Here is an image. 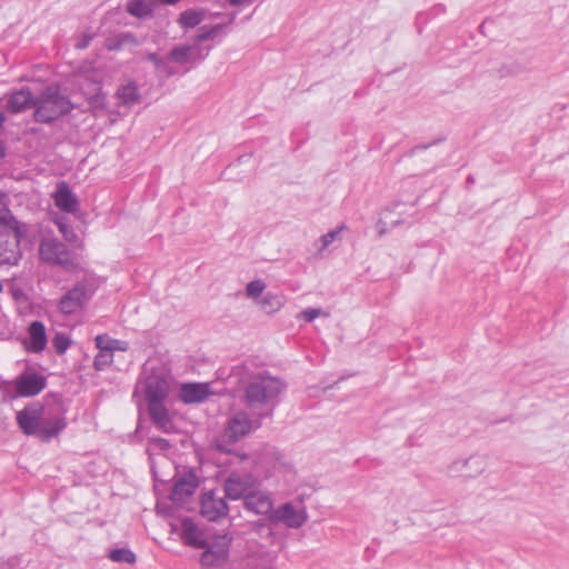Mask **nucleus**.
<instances>
[{
  "label": "nucleus",
  "instance_id": "obj_1",
  "mask_svg": "<svg viewBox=\"0 0 569 569\" xmlns=\"http://www.w3.org/2000/svg\"><path fill=\"white\" fill-rule=\"evenodd\" d=\"M287 383L269 372H259L250 377L243 388V402L251 412L260 418L271 417L280 401Z\"/></svg>",
  "mask_w": 569,
  "mask_h": 569
},
{
  "label": "nucleus",
  "instance_id": "obj_2",
  "mask_svg": "<svg viewBox=\"0 0 569 569\" xmlns=\"http://www.w3.org/2000/svg\"><path fill=\"white\" fill-rule=\"evenodd\" d=\"M170 389V373L168 368L159 360L144 362L140 378L136 385L133 396L138 392L144 395L146 401L166 400Z\"/></svg>",
  "mask_w": 569,
  "mask_h": 569
},
{
  "label": "nucleus",
  "instance_id": "obj_3",
  "mask_svg": "<svg viewBox=\"0 0 569 569\" xmlns=\"http://www.w3.org/2000/svg\"><path fill=\"white\" fill-rule=\"evenodd\" d=\"M73 108V103L61 93L59 86L51 84L36 97L33 119L39 123H51L70 113Z\"/></svg>",
  "mask_w": 569,
  "mask_h": 569
},
{
  "label": "nucleus",
  "instance_id": "obj_4",
  "mask_svg": "<svg viewBox=\"0 0 569 569\" xmlns=\"http://www.w3.org/2000/svg\"><path fill=\"white\" fill-rule=\"evenodd\" d=\"M262 419L254 412L251 416L244 410L234 412L229 418L223 433L216 439L214 448L220 452L231 455L233 451L230 446L259 429Z\"/></svg>",
  "mask_w": 569,
  "mask_h": 569
},
{
  "label": "nucleus",
  "instance_id": "obj_5",
  "mask_svg": "<svg viewBox=\"0 0 569 569\" xmlns=\"http://www.w3.org/2000/svg\"><path fill=\"white\" fill-rule=\"evenodd\" d=\"M94 293V287L87 280L77 282L58 301L57 308L64 316L80 312Z\"/></svg>",
  "mask_w": 569,
  "mask_h": 569
},
{
  "label": "nucleus",
  "instance_id": "obj_6",
  "mask_svg": "<svg viewBox=\"0 0 569 569\" xmlns=\"http://www.w3.org/2000/svg\"><path fill=\"white\" fill-rule=\"evenodd\" d=\"M39 256L42 261L49 264L61 266L66 269L73 266L67 246L57 239H43L39 246Z\"/></svg>",
  "mask_w": 569,
  "mask_h": 569
},
{
  "label": "nucleus",
  "instance_id": "obj_7",
  "mask_svg": "<svg viewBox=\"0 0 569 569\" xmlns=\"http://www.w3.org/2000/svg\"><path fill=\"white\" fill-rule=\"evenodd\" d=\"M24 234L26 230L0 232V267L18 264L21 259L20 241Z\"/></svg>",
  "mask_w": 569,
  "mask_h": 569
},
{
  "label": "nucleus",
  "instance_id": "obj_8",
  "mask_svg": "<svg viewBox=\"0 0 569 569\" xmlns=\"http://www.w3.org/2000/svg\"><path fill=\"white\" fill-rule=\"evenodd\" d=\"M256 487L258 481L251 473L232 472L224 481V496L231 500H243Z\"/></svg>",
  "mask_w": 569,
  "mask_h": 569
},
{
  "label": "nucleus",
  "instance_id": "obj_9",
  "mask_svg": "<svg viewBox=\"0 0 569 569\" xmlns=\"http://www.w3.org/2000/svg\"><path fill=\"white\" fill-rule=\"evenodd\" d=\"M43 413L44 408L40 403L29 405L17 413V423L24 435L41 438Z\"/></svg>",
  "mask_w": 569,
  "mask_h": 569
},
{
  "label": "nucleus",
  "instance_id": "obj_10",
  "mask_svg": "<svg viewBox=\"0 0 569 569\" xmlns=\"http://www.w3.org/2000/svg\"><path fill=\"white\" fill-rule=\"evenodd\" d=\"M487 468L483 456L473 455L467 459H457L447 467V473L451 477L476 478Z\"/></svg>",
  "mask_w": 569,
  "mask_h": 569
},
{
  "label": "nucleus",
  "instance_id": "obj_11",
  "mask_svg": "<svg viewBox=\"0 0 569 569\" xmlns=\"http://www.w3.org/2000/svg\"><path fill=\"white\" fill-rule=\"evenodd\" d=\"M308 519L307 512L302 508H296L291 502H287L273 509L269 521L272 523H283L288 528L298 529L302 527Z\"/></svg>",
  "mask_w": 569,
  "mask_h": 569
},
{
  "label": "nucleus",
  "instance_id": "obj_12",
  "mask_svg": "<svg viewBox=\"0 0 569 569\" xmlns=\"http://www.w3.org/2000/svg\"><path fill=\"white\" fill-rule=\"evenodd\" d=\"M226 496H218L214 491H208L201 499V515L209 521H217L228 515L229 507L224 500Z\"/></svg>",
  "mask_w": 569,
  "mask_h": 569
},
{
  "label": "nucleus",
  "instance_id": "obj_13",
  "mask_svg": "<svg viewBox=\"0 0 569 569\" xmlns=\"http://www.w3.org/2000/svg\"><path fill=\"white\" fill-rule=\"evenodd\" d=\"M16 393L20 397H34L47 386L44 376L38 372H23L14 381Z\"/></svg>",
  "mask_w": 569,
  "mask_h": 569
},
{
  "label": "nucleus",
  "instance_id": "obj_14",
  "mask_svg": "<svg viewBox=\"0 0 569 569\" xmlns=\"http://www.w3.org/2000/svg\"><path fill=\"white\" fill-rule=\"evenodd\" d=\"M243 507L256 515L270 517L273 511V501L270 495L257 487L243 499Z\"/></svg>",
  "mask_w": 569,
  "mask_h": 569
},
{
  "label": "nucleus",
  "instance_id": "obj_15",
  "mask_svg": "<svg viewBox=\"0 0 569 569\" xmlns=\"http://www.w3.org/2000/svg\"><path fill=\"white\" fill-rule=\"evenodd\" d=\"M198 478L193 472H187L178 478L170 493V499L177 505H181L187 498L192 496L198 488Z\"/></svg>",
  "mask_w": 569,
  "mask_h": 569
},
{
  "label": "nucleus",
  "instance_id": "obj_16",
  "mask_svg": "<svg viewBox=\"0 0 569 569\" xmlns=\"http://www.w3.org/2000/svg\"><path fill=\"white\" fill-rule=\"evenodd\" d=\"M164 401L166 400L147 401V409L152 423L162 432L170 433L173 430V423L164 406Z\"/></svg>",
  "mask_w": 569,
  "mask_h": 569
},
{
  "label": "nucleus",
  "instance_id": "obj_17",
  "mask_svg": "<svg viewBox=\"0 0 569 569\" xmlns=\"http://www.w3.org/2000/svg\"><path fill=\"white\" fill-rule=\"evenodd\" d=\"M36 97L29 88L13 91L7 98L6 109L10 113L23 112L30 108L34 109Z\"/></svg>",
  "mask_w": 569,
  "mask_h": 569
},
{
  "label": "nucleus",
  "instance_id": "obj_18",
  "mask_svg": "<svg viewBox=\"0 0 569 569\" xmlns=\"http://www.w3.org/2000/svg\"><path fill=\"white\" fill-rule=\"evenodd\" d=\"M209 395L208 383H183L180 388L179 398L184 403H197L204 401Z\"/></svg>",
  "mask_w": 569,
  "mask_h": 569
},
{
  "label": "nucleus",
  "instance_id": "obj_19",
  "mask_svg": "<svg viewBox=\"0 0 569 569\" xmlns=\"http://www.w3.org/2000/svg\"><path fill=\"white\" fill-rule=\"evenodd\" d=\"M181 536L183 542L190 547L200 549L207 546V540L203 538L202 531L190 518L182 520Z\"/></svg>",
  "mask_w": 569,
  "mask_h": 569
},
{
  "label": "nucleus",
  "instance_id": "obj_20",
  "mask_svg": "<svg viewBox=\"0 0 569 569\" xmlns=\"http://www.w3.org/2000/svg\"><path fill=\"white\" fill-rule=\"evenodd\" d=\"M54 204L61 211L73 213L78 210V199L66 182L58 184L54 193Z\"/></svg>",
  "mask_w": 569,
  "mask_h": 569
},
{
  "label": "nucleus",
  "instance_id": "obj_21",
  "mask_svg": "<svg viewBox=\"0 0 569 569\" xmlns=\"http://www.w3.org/2000/svg\"><path fill=\"white\" fill-rule=\"evenodd\" d=\"M114 97L118 101V106L126 108H131L141 100L139 87L134 81H128L127 83L118 87Z\"/></svg>",
  "mask_w": 569,
  "mask_h": 569
},
{
  "label": "nucleus",
  "instance_id": "obj_22",
  "mask_svg": "<svg viewBox=\"0 0 569 569\" xmlns=\"http://www.w3.org/2000/svg\"><path fill=\"white\" fill-rule=\"evenodd\" d=\"M47 345L44 325L41 321H33L29 326V345L27 349L31 352H41Z\"/></svg>",
  "mask_w": 569,
  "mask_h": 569
},
{
  "label": "nucleus",
  "instance_id": "obj_23",
  "mask_svg": "<svg viewBox=\"0 0 569 569\" xmlns=\"http://www.w3.org/2000/svg\"><path fill=\"white\" fill-rule=\"evenodd\" d=\"M67 426L66 418L63 416H54L44 418L42 417L41 423V440L49 441L52 437H56Z\"/></svg>",
  "mask_w": 569,
  "mask_h": 569
},
{
  "label": "nucleus",
  "instance_id": "obj_24",
  "mask_svg": "<svg viewBox=\"0 0 569 569\" xmlns=\"http://www.w3.org/2000/svg\"><path fill=\"white\" fill-rule=\"evenodd\" d=\"M206 14L203 8H190L179 14L177 22L182 29H193L206 19Z\"/></svg>",
  "mask_w": 569,
  "mask_h": 569
},
{
  "label": "nucleus",
  "instance_id": "obj_25",
  "mask_svg": "<svg viewBox=\"0 0 569 569\" xmlns=\"http://www.w3.org/2000/svg\"><path fill=\"white\" fill-rule=\"evenodd\" d=\"M198 50L197 46H176L171 49L168 60L182 64L194 60V52Z\"/></svg>",
  "mask_w": 569,
  "mask_h": 569
},
{
  "label": "nucleus",
  "instance_id": "obj_26",
  "mask_svg": "<svg viewBox=\"0 0 569 569\" xmlns=\"http://www.w3.org/2000/svg\"><path fill=\"white\" fill-rule=\"evenodd\" d=\"M257 303L264 313L271 315L282 308L284 299L281 295L268 292L261 297Z\"/></svg>",
  "mask_w": 569,
  "mask_h": 569
},
{
  "label": "nucleus",
  "instance_id": "obj_27",
  "mask_svg": "<svg viewBox=\"0 0 569 569\" xmlns=\"http://www.w3.org/2000/svg\"><path fill=\"white\" fill-rule=\"evenodd\" d=\"M153 0H129L127 11L137 18H144L152 13L154 4Z\"/></svg>",
  "mask_w": 569,
  "mask_h": 569
},
{
  "label": "nucleus",
  "instance_id": "obj_28",
  "mask_svg": "<svg viewBox=\"0 0 569 569\" xmlns=\"http://www.w3.org/2000/svg\"><path fill=\"white\" fill-rule=\"evenodd\" d=\"M231 541L232 538L228 533L219 535L212 541H207V546L203 549L216 552L218 558L223 557L228 559Z\"/></svg>",
  "mask_w": 569,
  "mask_h": 569
},
{
  "label": "nucleus",
  "instance_id": "obj_29",
  "mask_svg": "<svg viewBox=\"0 0 569 569\" xmlns=\"http://www.w3.org/2000/svg\"><path fill=\"white\" fill-rule=\"evenodd\" d=\"M94 342H96V347L99 350H107V351H110L111 353L114 350L127 351L129 348V343L127 341L118 340V339H110L107 335L97 336L94 339Z\"/></svg>",
  "mask_w": 569,
  "mask_h": 569
},
{
  "label": "nucleus",
  "instance_id": "obj_30",
  "mask_svg": "<svg viewBox=\"0 0 569 569\" xmlns=\"http://www.w3.org/2000/svg\"><path fill=\"white\" fill-rule=\"evenodd\" d=\"M0 224L4 228L3 231L8 232L24 230L23 226L16 219L3 202H0Z\"/></svg>",
  "mask_w": 569,
  "mask_h": 569
},
{
  "label": "nucleus",
  "instance_id": "obj_31",
  "mask_svg": "<svg viewBox=\"0 0 569 569\" xmlns=\"http://www.w3.org/2000/svg\"><path fill=\"white\" fill-rule=\"evenodd\" d=\"M226 27L223 23L214 26H202L199 28L194 41L196 43H202L209 40H214L219 32Z\"/></svg>",
  "mask_w": 569,
  "mask_h": 569
},
{
  "label": "nucleus",
  "instance_id": "obj_32",
  "mask_svg": "<svg viewBox=\"0 0 569 569\" xmlns=\"http://www.w3.org/2000/svg\"><path fill=\"white\" fill-rule=\"evenodd\" d=\"M109 558L114 562L134 563L136 555L127 548L113 549L109 552Z\"/></svg>",
  "mask_w": 569,
  "mask_h": 569
},
{
  "label": "nucleus",
  "instance_id": "obj_33",
  "mask_svg": "<svg viewBox=\"0 0 569 569\" xmlns=\"http://www.w3.org/2000/svg\"><path fill=\"white\" fill-rule=\"evenodd\" d=\"M227 561L226 558L220 557L218 558V555L213 551H210L208 549H204L200 557V562L203 567L211 568V567H220Z\"/></svg>",
  "mask_w": 569,
  "mask_h": 569
},
{
  "label": "nucleus",
  "instance_id": "obj_34",
  "mask_svg": "<svg viewBox=\"0 0 569 569\" xmlns=\"http://www.w3.org/2000/svg\"><path fill=\"white\" fill-rule=\"evenodd\" d=\"M266 289V283L261 279H256L250 281L246 287V295L248 298L253 300H259L261 293Z\"/></svg>",
  "mask_w": 569,
  "mask_h": 569
},
{
  "label": "nucleus",
  "instance_id": "obj_35",
  "mask_svg": "<svg viewBox=\"0 0 569 569\" xmlns=\"http://www.w3.org/2000/svg\"><path fill=\"white\" fill-rule=\"evenodd\" d=\"M346 227L342 224L333 230H330L329 232H327L326 234H323L321 238H320V242H321V246L318 250V254L321 256L322 252L339 237L340 232L345 229Z\"/></svg>",
  "mask_w": 569,
  "mask_h": 569
},
{
  "label": "nucleus",
  "instance_id": "obj_36",
  "mask_svg": "<svg viewBox=\"0 0 569 569\" xmlns=\"http://www.w3.org/2000/svg\"><path fill=\"white\" fill-rule=\"evenodd\" d=\"M113 361V353L107 350H100L93 359V367L97 370H103Z\"/></svg>",
  "mask_w": 569,
  "mask_h": 569
},
{
  "label": "nucleus",
  "instance_id": "obj_37",
  "mask_svg": "<svg viewBox=\"0 0 569 569\" xmlns=\"http://www.w3.org/2000/svg\"><path fill=\"white\" fill-rule=\"evenodd\" d=\"M71 345V339L66 333H57L52 339V346L58 355H63Z\"/></svg>",
  "mask_w": 569,
  "mask_h": 569
},
{
  "label": "nucleus",
  "instance_id": "obj_38",
  "mask_svg": "<svg viewBox=\"0 0 569 569\" xmlns=\"http://www.w3.org/2000/svg\"><path fill=\"white\" fill-rule=\"evenodd\" d=\"M57 226L67 241H71L74 238L73 229L69 223L61 219L57 221Z\"/></svg>",
  "mask_w": 569,
  "mask_h": 569
},
{
  "label": "nucleus",
  "instance_id": "obj_39",
  "mask_svg": "<svg viewBox=\"0 0 569 569\" xmlns=\"http://www.w3.org/2000/svg\"><path fill=\"white\" fill-rule=\"evenodd\" d=\"M149 442L152 450L166 451L170 448L169 441L160 437L151 438Z\"/></svg>",
  "mask_w": 569,
  "mask_h": 569
},
{
  "label": "nucleus",
  "instance_id": "obj_40",
  "mask_svg": "<svg viewBox=\"0 0 569 569\" xmlns=\"http://www.w3.org/2000/svg\"><path fill=\"white\" fill-rule=\"evenodd\" d=\"M154 68L158 72L164 74L166 77H171V76L176 74V71L173 70V68L164 59H161Z\"/></svg>",
  "mask_w": 569,
  "mask_h": 569
},
{
  "label": "nucleus",
  "instance_id": "obj_41",
  "mask_svg": "<svg viewBox=\"0 0 569 569\" xmlns=\"http://www.w3.org/2000/svg\"><path fill=\"white\" fill-rule=\"evenodd\" d=\"M321 313H322V310L320 308H310V309H306L302 312H300L299 318H303L308 322H311L316 318H318Z\"/></svg>",
  "mask_w": 569,
  "mask_h": 569
},
{
  "label": "nucleus",
  "instance_id": "obj_42",
  "mask_svg": "<svg viewBox=\"0 0 569 569\" xmlns=\"http://www.w3.org/2000/svg\"><path fill=\"white\" fill-rule=\"evenodd\" d=\"M90 106L93 109L104 108V106H106V96L102 92L96 93L90 99Z\"/></svg>",
  "mask_w": 569,
  "mask_h": 569
},
{
  "label": "nucleus",
  "instance_id": "obj_43",
  "mask_svg": "<svg viewBox=\"0 0 569 569\" xmlns=\"http://www.w3.org/2000/svg\"><path fill=\"white\" fill-rule=\"evenodd\" d=\"M254 530L259 535H266L268 537L272 536V529L268 525H266L263 522H257L254 525Z\"/></svg>",
  "mask_w": 569,
  "mask_h": 569
},
{
  "label": "nucleus",
  "instance_id": "obj_44",
  "mask_svg": "<svg viewBox=\"0 0 569 569\" xmlns=\"http://www.w3.org/2000/svg\"><path fill=\"white\" fill-rule=\"evenodd\" d=\"M228 3L230 6H233V7H241V6H249L251 4L254 0H227Z\"/></svg>",
  "mask_w": 569,
  "mask_h": 569
},
{
  "label": "nucleus",
  "instance_id": "obj_45",
  "mask_svg": "<svg viewBox=\"0 0 569 569\" xmlns=\"http://www.w3.org/2000/svg\"><path fill=\"white\" fill-rule=\"evenodd\" d=\"M91 39H92L91 36H84L83 39L76 44V48L77 49H84V48H87L89 46Z\"/></svg>",
  "mask_w": 569,
  "mask_h": 569
},
{
  "label": "nucleus",
  "instance_id": "obj_46",
  "mask_svg": "<svg viewBox=\"0 0 569 569\" xmlns=\"http://www.w3.org/2000/svg\"><path fill=\"white\" fill-rule=\"evenodd\" d=\"M147 59L151 62H153L154 67L159 63L161 58L157 53H148Z\"/></svg>",
  "mask_w": 569,
  "mask_h": 569
},
{
  "label": "nucleus",
  "instance_id": "obj_47",
  "mask_svg": "<svg viewBox=\"0 0 569 569\" xmlns=\"http://www.w3.org/2000/svg\"><path fill=\"white\" fill-rule=\"evenodd\" d=\"M7 154V148L2 141H0V159L4 158Z\"/></svg>",
  "mask_w": 569,
  "mask_h": 569
},
{
  "label": "nucleus",
  "instance_id": "obj_48",
  "mask_svg": "<svg viewBox=\"0 0 569 569\" xmlns=\"http://www.w3.org/2000/svg\"><path fill=\"white\" fill-rule=\"evenodd\" d=\"M196 51L198 52V59H199V60H202V59H204V57L208 54V51H210V48H207V53H204V54H202V53L200 52V49H199V48H198V50H196Z\"/></svg>",
  "mask_w": 569,
  "mask_h": 569
},
{
  "label": "nucleus",
  "instance_id": "obj_49",
  "mask_svg": "<svg viewBox=\"0 0 569 569\" xmlns=\"http://www.w3.org/2000/svg\"><path fill=\"white\" fill-rule=\"evenodd\" d=\"M236 457L242 461V460H246L248 458V456L246 453H236Z\"/></svg>",
  "mask_w": 569,
  "mask_h": 569
},
{
  "label": "nucleus",
  "instance_id": "obj_50",
  "mask_svg": "<svg viewBox=\"0 0 569 569\" xmlns=\"http://www.w3.org/2000/svg\"><path fill=\"white\" fill-rule=\"evenodd\" d=\"M4 120H6L4 114L0 113V128L3 126Z\"/></svg>",
  "mask_w": 569,
  "mask_h": 569
},
{
  "label": "nucleus",
  "instance_id": "obj_51",
  "mask_svg": "<svg viewBox=\"0 0 569 569\" xmlns=\"http://www.w3.org/2000/svg\"><path fill=\"white\" fill-rule=\"evenodd\" d=\"M20 295H21V291H20V290H16V291L13 292V297H14L16 299H18Z\"/></svg>",
  "mask_w": 569,
  "mask_h": 569
},
{
  "label": "nucleus",
  "instance_id": "obj_52",
  "mask_svg": "<svg viewBox=\"0 0 569 569\" xmlns=\"http://www.w3.org/2000/svg\"><path fill=\"white\" fill-rule=\"evenodd\" d=\"M234 19H236V14H232V16L230 17L229 23H232V22L234 21Z\"/></svg>",
  "mask_w": 569,
  "mask_h": 569
},
{
  "label": "nucleus",
  "instance_id": "obj_53",
  "mask_svg": "<svg viewBox=\"0 0 569 569\" xmlns=\"http://www.w3.org/2000/svg\"><path fill=\"white\" fill-rule=\"evenodd\" d=\"M6 194L0 192V202H2V200L4 199Z\"/></svg>",
  "mask_w": 569,
  "mask_h": 569
},
{
  "label": "nucleus",
  "instance_id": "obj_54",
  "mask_svg": "<svg viewBox=\"0 0 569 569\" xmlns=\"http://www.w3.org/2000/svg\"><path fill=\"white\" fill-rule=\"evenodd\" d=\"M385 233V230H380L379 234L382 236Z\"/></svg>",
  "mask_w": 569,
  "mask_h": 569
}]
</instances>
